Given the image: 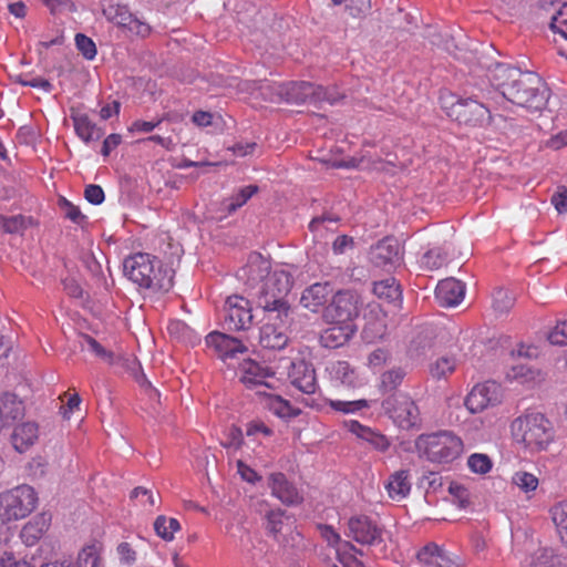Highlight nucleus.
Instances as JSON below:
<instances>
[{"label":"nucleus","instance_id":"obj_1","mask_svg":"<svg viewBox=\"0 0 567 567\" xmlns=\"http://www.w3.org/2000/svg\"><path fill=\"white\" fill-rule=\"evenodd\" d=\"M488 80L513 104L532 111H542L547 105L549 89L534 72L497 63L489 70Z\"/></svg>","mask_w":567,"mask_h":567},{"label":"nucleus","instance_id":"obj_2","mask_svg":"<svg viewBox=\"0 0 567 567\" xmlns=\"http://www.w3.org/2000/svg\"><path fill=\"white\" fill-rule=\"evenodd\" d=\"M125 276L152 293L168 292L174 285V270L159 258L138 252L124 259Z\"/></svg>","mask_w":567,"mask_h":567},{"label":"nucleus","instance_id":"obj_3","mask_svg":"<svg viewBox=\"0 0 567 567\" xmlns=\"http://www.w3.org/2000/svg\"><path fill=\"white\" fill-rule=\"evenodd\" d=\"M512 433L516 441L523 442L533 452L548 447L555 437L553 423L542 413H529L512 422Z\"/></svg>","mask_w":567,"mask_h":567},{"label":"nucleus","instance_id":"obj_4","mask_svg":"<svg viewBox=\"0 0 567 567\" xmlns=\"http://www.w3.org/2000/svg\"><path fill=\"white\" fill-rule=\"evenodd\" d=\"M415 450L431 462L451 463L463 452V442L451 432L422 434L415 440Z\"/></svg>","mask_w":567,"mask_h":567},{"label":"nucleus","instance_id":"obj_5","mask_svg":"<svg viewBox=\"0 0 567 567\" xmlns=\"http://www.w3.org/2000/svg\"><path fill=\"white\" fill-rule=\"evenodd\" d=\"M362 308V300L355 290L343 289L333 292L330 302L321 311L326 323L354 324Z\"/></svg>","mask_w":567,"mask_h":567},{"label":"nucleus","instance_id":"obj_6","mask_svg":"<svg viewBox=\"0 0 567 567\" xmlns=\"http://www.w3.org/2000/svg\"><path fill=\"white\" fill-rule=\"evenodd\" d=\"M348 527L349 536L362 545H368L374 558L384 559L388 557V546L383 539L384 529L369 516L351 517Z\"/></svg>","mask_w":567,"mask_h":567},{"label":"nucleus","instance_id":"obj_7","mask_svg":"<svg viewBox=\"0 0 567 567\" xmlns=\"http://www.w3.org/2000/svg\"><path fill=\"white\" fill-rule=\"evenodd\" d=\"M384 413L402 430L421 426L420 410L413 399L403 392H393L382 401Z\"/></svg>","mask_w":567,"mask_h":567},{"label":"nucleus","instance_id":"obj_8","mask_svg":"<svg viewBox=\"0 0 567 567\" xmlns=\"http://www.w3.org/2000/svg\"><path fill=\"white\" fill-rule=\"evenodd\" d=\"M37 494L29 485H21L0 494V518L18 520L28 516L37 504Z\"/></svg>","mask_w":567,"mask_h":567},{"label":"nucleus","instance_id":"obj_9","mask_svg":"<svg viewBox=\"0 0 567 567\" xmlns=\"http://www.w3.org/2000/svg\"><path fill=\"white\" fill-rule=\"evenodd\" d=\"M445 109L449 117L466 126H483L491 121L489 110L473 97L457 99Z\"/></svg>","mask_w":567,"mask_h":567},{"label":"nucleus","instance_id":"obj_10","mask_svg":"<svg viewBox=\"0 0 567 567\" xmlns=\"http://www.w3.org/2000/svg\"><path fill=\"white\" fill-rule=\"evenodd\" d=\"M261 264L265 265V267H259L258 270L268 271L269 264L267 261H261ZM292 285L293 280L291 275L285 270L267 272L256 295V301L287 298L291 291Z\"/></svg>","mask_w":567,"mask_h":567},{"label":"nucleus","instance_id":"obj_11","mask_svg":"<svg viewBox=\"0 0 567 567\" xmlns=\"http://www.w3.org/2000/svg\"><path fill=\"white\" fill-rule=\"evenodd\" d=\"M224 327L228 331L248 329L252 323L250 301L241 296H230L226 300Z\"/></svg>","mask_w":567,"mask_h":567},{"label":"nucleus","instance_id":"obj_12","mask_svg":"<svg viewBox=\"0 0 567 567\" xmlns=\"http://www.w3.org/2000/svg\"><path fill=\"white\" fill-rule=\"evenodd\" d=\"M368 258L370 262L385 270L394 268L401 262L400 244L394 237H384L371 246Z\"/></svg>","mask_w":567,"mask_h":567},{"label":"nucleus","instance_id":"obj_13","mask_svg":"<svg viewBox=\"0 0 567 567\" xmlns=\"http://www.w3.org/2000/svg\"><path fill=\"white\" fill-rule=\"evenodd\" d=\"M501 402V385L495 381L476 384L465 398L464 404L471 413L482 412Z\"/></svg>","mask_w":567,"mask_h":567},{"label":"nucleus","instance_id":"obj_14","mask_svg":"<svg viewBox=\"0 0 567 567\" xmlns=\"http://www.w3.org/2000/svg\"><path fill=\"white\" fill-rule=\"evenodd\" d=\"M293 322L265 320L259 332V343L265 349L281 350L289 340V331Z\"/></svg>","mask_w":567,"mask_h":567},{"label":"nucleus","instance_id":"obj_15","mask_svg":"<svg viewBox=\"0 0 567 567\" xmlns=\"http://www.w3.org/2000/svg\"><path fill=\"white\" fill-rule=\"evenodd\" d=\"M25 413L23 401L13 392L0 393V432L21 421Z\"/></svg>","mask_w":567,"mask_h":567},{"label":"nucleus","instance_id":"obj_16","mask_svg":"<svg viewBox=\"0 0 567 567\" xmlns=\"http://www.w3.org/2000/svg\"><path fill=\"white\" fill-rule=\"evenodd\" d=\"M333 292V287L329 281L316 282L302 291L300 303L303 308L317 313L328 306Z\"/></svg>","mask_w":567,"mask_h":567},{"label":"nucleus","instance_id":"obj_17","mask_svg":"<svg viewBox=\"0 0 567 567\" xmlns=\"http://www.w3.org/2000/svg\"><path fill=\"white\" fill-rule=\"evenodd\" d=\"M268 486L271 488L272 495L286 505H298L303 501L293 483L288 481L287 476L281 472L269 475Z\"/></svg>","mask_w":567,"mask_h":567},{"label":"nucleus","instance_id":"obj_18","mask_svg":"<svg viewBox=\"0 0 567 567\" xmlns=\"http://www.w3.org/2000/svg\"><path fill=\"white\" fill-rule=\"evenodd\" d=\"M417 561L425 567H458L456 557H452L435 543H429L416 554Z\"/></svg>","mask_w":567,"mask_h":567},{"label":"nucleus","instance_id":"obj_19","mask_svg":"<svg viewBox=\"0 0 567 567\" xmlns=\"http://www.w3.org/2000/svg\"><path fill=\"white\" fill-rule=\"evenodd\" d=\"M206 342L215 348L223 360L248 351L241 340L218 331L210 332L206 337Z\"/></svg>","mask_w":567,"mask_h":567},{"label":"nucleus","instance_id":"obj_20","mask_svg":"<svg viewBox=\"0 0 567 567\" xmlns=\"http://www.w3.org/2000/svg\"><path fill=\"white\" fill-rule=\"evenodd\" d=\"M256 307L264 311V320L293 322V309L287 298H274L256 301Z\"/></svg>","mask_w":567,"mask_h":567},{"label":"nucleus","instance_id":"obj_21","mask_svg":"<svg viewBox=\"0 0 567 567\" xmlns=\"http://www.w3.org/2000/svg\"><path fill=\"white\" fill-rule=\"evenodd\" d=\"M319 337V342L328 349H337L348 343L357 331L355 324L331 323Z\"/></svg>","mask_w":567,"mask_h":567},{"label":"nucleus","instance_id":"obj_22","mask_svg":"<svg viewBox=\"0 0 567 567\" xmlns=\"http://www.w3.org/2000/svg\"><path fill=\"white\" fill-rule=\"evenodd\" d=\"M465 286L455 278L441 280L435 289V296L442 306L451 307L460 303L464 298Z\"/></svg>","mask_w":567,"mask_h":567},{"label":"nucleus","instance_id":"obj_23","mask_svg":"<svg viewBox=\"0 0 567 567\" xmlns=\"http://www.w3.org/2000/svg\"><path fill=\"white\" fill-rule=\"evenodd\" d=\"M51 515L41 513L28 522L20 532V537L27 546H33L49 529Z\"/></svg>","mask_w":567,"mask_h":567},{"label":"nucleus","instance_id":"obj_24","mask_svg":"<svg viewBox=\"0 0 567 567\" xmlns=\"http://www.w3.org/2000/svg\"><path fill=\"white\" fill-rule=\"evenodd\" d=\"M70 117L73 122L76 135L84 142L97 141L104 135L103 128L93 123L87 114L71 109Z\"/></svg>","mask_w":567,"mask_h":567},{"label":"nucleus","instance_id":"obj_25","mask_svg":"<svg viewBox=\"0 0 567 567\" xmlns=\"http://www.w3.org/2000/svg\"><path fill=\"white\" fill-rule=\"evenodd\" d=\"M38 439V425L33 422H25L14 426L11 434V443L16 451L23 453Z\"/></svg>","mask_w":567,"mask_h":567},{"label":"nucleus","instance_id":"obj_26","mask_svg":"<svg viewBox=\"0 0 567 567\" xmlns=\"http://www.w3.org/2000/svg\"><path fill=\"white\" fill-rule=\"evenodd\" d=\"M292 384L307 394L316 392V372L311 364L301 361L293 367Z\"/></svg>","mask_w":567,"mask_h":567},{"label":"nucleus","instance_id":"obj_27","mask_svg":"<svg viewBox=\"0 0 567 567\" xmlns=\"http://www.w3.org/2000/svg\"><path fill=\"white\" fill-rule=\"evenodd\" d=\"M349 430L359 439L368 442L371 446L380 452L386 451L390 446V442L385 435L373 431L371 427L362 425L358 421H351Z\"/></svg>","mask_w":567,"mask_h":567},{"label":"nucleus","instance_id":"obj_28","mask_svg":"<svg viewBox=\"0 0 567 567\" xmlns=\"http://www.w3.org/2000/svg\"><path fill=\"white\" fill-rule=\"evenodd\" d=\"M280 95L289 103H310L313 95V84L310 82H291L286 89L280 91Z\"/></svg>","mask_w":567,"mask_h":567},{"label":"nucleus","instance_id":"obj_29","mask_svg":"<svg viewBox=\"0 0 567 567\" xmlns=\"http://www.w3.org/2000/svg\"><path fill=\"white\" fill-rule=\"evenodd\" d=\"M244 374L240 378V381L248 389H252L256 386H269L268 383L264 381L266 377H268L267 369L261 367L259 363L248 360L243 365Z\"/></svg>","mask_w":567,"mask_h":567},{"label":"nucleus","instance_id":"obj_30","mask_svg":"<svg viewBox=\"0 0 567 567\" xmlns=\"http://www.w3.org/2000/svg\"><path fill=\"white\" fill-rule=\"evenodd\" d=\"M373 293L389 303L401 301L402 290L394 278H389L373 284Z\"/></svg>","mask_w":567,"mask_h":567},{"label":"nucleus","instance_id":"obj_31","mask_svg":"<svg viewBox=\"0 0 567 567\" xmlns=\"http://www.w3.org/2000/svg\"><path fill=\"white\" fill-rule=\"evenodd\" d=\"M259 192L257 185H248L241 187L231 197L226 198L221 202L223 209L228 214L235 213L238 208L244 206L255 194Z\"/></svg>","mask_w":567,"mask_h":567},{"label":"nucleus","instance_id":"obj_32","mask_svg":"<svg viewBox=\"0 0 567 567\" xmlns=\"http://www.w3.org/2000/svg\"><path fill=\"white\" fill-rule=\"evenodd\" d=\"M409 471L406 470L396 471L390 476L386 488L391 497H394V495L404 497L410 493L411 483L409 481Z\"/></svg>","mask_w":567,"mask_h":567},{"label":"nucleus","instance_id":"obj_33","mask_svg":"<svg viewBox=\"0 0 567 567\" xmlns=\"http://www.w3.org/2000/svg\"><path fill=\"white\" fill-rule=\"evenodd\" d=\"M258 394H264V392L258 391ZM268 400V408L280 417H295L299 415L300 410L295 409L288 400L282 399L280 395L275 394H266Z\"/></svg>","mask_w":567,"mask_h":567},{"label":"nucleus","instance_id":"obj_34","mask_svg":"<svg viewBox=\"0 0 567 567\" xmlns=\"http://www.w3.org/2000/svg\"><path fill=\"white\" fill-rule=\"evenodd\" d=\"M105 18L122 28H128L134 22V16L130 12L127 6L110 4L103 9Z\"/></svg>","mask_w":567,"mask_h":567},{"label":"nucleus","instance_id":"obj_35","mask_svg":"<svg viewBox=\"0 0 567 567\" xmlns=\"http://www.w3.org/2000/svg\"><path fill=\"white\" fill-rule=\"evenodd\" d=\"M405 375H406V372L402 368H394V369L383 372L381 374L380 390L384 394H386V393L391 394L393 392H396L395 390L402 383Z\"/></svg>","mask_w":567,"mask_h":567},{"label":"nucleus","instance_id":"obj_36","mask_svg":"<svg viewBox=\"0 0 567 567\" xmlns=\"http://www.w3.org/2000/svg\"><path fill=\"white\" fill-rule=\"evenodd\" d=\"M561 563L550 548H540L529 558L526 567H560Z\"/></svg>","mask_w":567,"mask_h":567},{"label":"nucleus","instance_id":"obj_37","mask_svg":"<svg viewBox=\"0 0 567 567\" xmlns=\"http://www.w3.org/2000/svg\"><path fill=\"white\" fill-rule=\"evenodd\" d=\"M32 223V218L23 215L4 216L0 215V227L7 234H21Z\"/></svg>","mask_w":567,"mask_h":567},{"label":"nucleus","instance_id":"obj_38","mask_svg":"<svg viewBox=\"0 0 567 567\" xmlns=\"http://www.w3.org/2000/svg\"><path fill=\"white\" fill-rule=\"evenodd\" d=\"M266 518V530L276 539L279 542V534H281L284 527H285V518H288L286 516V511L284 509H275V511H268L265 515Z\"/></svg>","mask_w":567,"mask_h":567},{"label":"nucleus","instance_id":"obj_39","mask_svg":"<svg viewBox=\"0 0 567 567\" xmlns=\"http://www.w3.org/2000/svg\"><path fill=\"white\" fill-rule=\"evenodd\" d=\"M455 368L454 358L442 357L429 365V373L434 380L446 379L455 371Z\"/></svg>","mask_w":567,"mask_h":567},{"label":"nucleus","instance_id":"obj_40","mask_svg":"<svg viewBox=\"0 0 567 567\" xmlns=\"http://www.w3.org/2000/svg\"><path fill=\"white\" fill-rule=\"evenodd\" d=\"M550 514L561 540L567 544V502H560L553 506Z\"/></svg>","mask_w":567,"mask_h":567},{"label":"nucleus","instance_id":"obj_41","mask_svg":"<svg viewBox=\"0 0 567 567\" xmlns=\"http://www.w3.org/2000/svg\"><path fill=\"white\" fill-rule=\"evenodd\" d=\"M447 260V252L443 248L427 250L422 257V267L426 270H437Z\"/></svg>","mask_w":567,"mask_h":567},{"label":"nucleus","instance_id":"obj_42","mask_svg":"<svg viewBox=\"0 0 567 567\" xmlns=\"http://www.w3.org/2000/svg\"><path fill=\"white\" fill-rule=\"evenodd\" d=\"M514 303L515 297L512 292L503 288L495 290L493 295V308L497 313H507L514 307Z\"/></svg>","mask_w":567,"mask_h":567},{"label":"nucleus","instance_id":"obj_43","mask_svg":"<svg viewBox=\"0 0 567 567\" xmlns=\"http://www.w3.org/2000/svg\"><path fill=\"white\" fill-rule=\"evenodd\" d=\"M58 207L63 213L65 218L70 219L76 225H82L86 220V217L81 213L80 208L73 205L63 196L58 198Z\"/></svg>","mask_w":567,"mask_h":567},{"label":"nucleus","instance_id":"obj_44","mask_svg":"<svg viewBox=\"0 0 567 567\" xmlns=\"http://www.w3.org/2000/svg\"><path fill=\"white\" fill-rule=\"evenodd\" d=\"M101 557L94 545L85 546L78 555V567H99Z\"/></svg>","mask_w":567,"mask_h":567},{"label":"nucleus","instance_id":"obj_45","mask_svg":"<svg viewBox=\"0 0 567 567\" xmlns=\"http://www.w3.org/2000/svg\"><path fill=\"white\" fill-rule=\"evenodd\" d=\"M513 483L525 493H529L537 488L538 478L532 473L518 471L513 476Z\"/></svg>","mask_w":567,"mask_h":567},{"label":"nucleus","instance_id":"obj_46","mask_svg":"<svg viewBox=\"0 0 567 567\" xmlns=\"http://www.w3.org/2000/svg\"><path fill=\"white\" fill-rule=\"evenodd\" d=\"M449 492L453 497V502L456 503L460 508H467L471 505L470 492L465 486L451 482Z\"/></svg>","mask_w":567,"mask_h":567},{"label":"nucleus","instance_id":"obj_47","mask_svg":"<svg viewBox=\"0 0 567 567\" xmlns=\"http://www.w3.org/2000/svg\"><path fill=\"white\" fill-rule=\"evenodd\" d=\"M75 45L81 54L87 59L93 60L96 55V45L94 41L83 33L75 34Z\"/></svg>","mask_w":567,"mask_h":567},{"label":"nucleus","instance_id":"obj_48","mask_svg":"<svg viewBox=\"0 0 567 567\" xmlns=\"http://www.w3.org/2000/svg\"><path fill=\"white\" fill-rule=\"evenodd\" d=\"M550 29L567 40V3H564L553 16Z\"/></svg>","mask_w":567,"mask_h":567},{"label":"nucleus","instance_id":"obj_49","mask_svg":"<svg viewBox=\"0 0 567 567\" xmlns=\"http://www.w3.org/2000/svg\"><path fill=\"white\" fill-rule=\"evenodd\" d=\"M467 465L474 473L485 474L491 471L492 461L486 454H472Z\"/></svg>","mask_w":567,"mask_h":567},{"label":"nucleus","instance_id":"obj_50","mask_svg":"<svg viewBox=\"0 0 567 567\" xmlns=\"http://www.w3.org/2000/svg\"><path fill=\"white\" fill-rule=\"evenodd\" d=\"M120 563L123 565L132 566L137 559V553L133 546L127 542H122L116 548Z\"/></svg>","mask_w":567,"mask_h":567},{"label":"nucleus","instance_id":"obj_51","mask_svg":"<svg viewBox=\"0 0 567 567\" xmlns=\"http://www.w3.org/2000/svg\"><path fill=\"white\" fill-rule=\"evenodd\" d=\"M330 406L343 413H352L354 411H359L363 408L368 406V402L365 400H357V401H330Z\"/></svg>","mask_w":567,"mask_h":567},{"label":"nucleus","instance_id":"obj_52","mask_svg":"<svg viewBox=\"0 0 567 567\" xmlns=\"http://www.w3.org/2000/svg\"><path fill=\"white\" fill-rule=\"evenodd\" d=\"M221 445L226 449H241L244 445L243 430L239 426L233 424L227 433V441L223 442Z\"/></svg>","mask_w":567,"mask_h":567},{"label":"nucleus","instance_id":"obj_53","mask_svg":"<svg viewBox=\"0 0 567 567\" xmlns=\"http://www.w3.org/2000/svg\"><path fill=\"white\" fill-rule=\"evenodd\" d=\"M347 10L354 18L364 17L371 10V0H348Z\"/></svg>","mask_w":567,"mask_h":567},{"label":"nucleus","instance_id":"obj_54","mask_svg":"<svg viewBox=\"0 0 567 567\" xmlns=\"http://www.w3.org/2000/svg\"><path fill=\"white\" fill-rule=\"evenodd\" d=\"M548 340L551 344H567V320L559 322L549 333Z\"/></svg>","mask_w":567,"mask_h":567},{"label":"nucleus","instance_id":"obj_55","mask_svg":"<svg viewBox=\"0 0 567 567\" xmlns=\"http://www.w3.org/2000/svg\"><path fill=\"white\" fill-rule=\"evenodd\" d=\"M84 197L89 203L100 205L104 202L105 194L100 185L90 184L84 189Z\"/></svg>","mask_w":567,"mask_h":567},{"label":"nucleus","instance_id":"obj_56","mask_svg":"<svg viewBox=\"0 0 567 567\" xmlns=\"http://www.w3.org/2000/svg\"><path fill=\"white\" fill-rule=\"evenodd\" d=\"M336 373L338 374L339 379L343 384H347L349 386L354 385L357 377L348 362H338Z\"/></svg>","mask_w":567,"mask_h":567},{"label":"nucleus","instance_id":"obj_57","mask_svg":"<svg viewBox=\"0 0 567 567\" xmlns=\"http://www.w3.org/2000/svg\"><path fill=\"white\" fill-rule=\"evenodd\" d=\"M551 204L559 214L567 213V187L558 186L557 192L551 196Z\"/></svg>","mask_w":567,"mask_h":567},{"label":"nucleus","instance_id":"obj_58","mask_svg":"<svg viewBox=\"0 0 567 567\" xmlns=\"http://www.w3.org/2000/svg\"><path fill=\"white\" fill-rule=\"evenodd\" d=\"M154 530L155 533L164 540L171 542L174 538L172 532H169L167 526V518L164 515H159L154 522Z\"/></svg>","mask_w":567,"mask_h":567},{"label":"nucleus","instance_id":"obj_59","mask_svg":"<svg viewBox=\"0 0 567 567\" xmlns=\"http://www.w3.org/2000/svg\"><path fill=\"white\" fill-rule=\"evenodd\" d=\"M237 470L241 478L248 483L255 484L256 482L261 481V476L241 460L237 461Z\"/></svg>","mask_w":567,"mask_h":567},{"label":"nucleus","instance_id":"obj_60","mask_svg":"<svg viewBox=\"0 0 567 567\" xmlns=\"http://www.w3.org/2000/svg\"><path fill=\"white\" fill-rule=\"evenodd\" d=\"M85 342L89 344L90 349L100 358L105 360H111L113 353L107 351L100 342H97L93 337L89 334H82Z\"/></svg>","mask_w":567,"mask_h":567},{"label":"nucleus","instance_id":"obj_61","mask_svg":"<svg viewBox=\"0 0 567 567\" xmlns=\"http://www.w3.org/2000/svg\"><path fill=\"white\" fill-rule=\"evenodd\" d=\"M353 247L354 240L348 235L338 236L332 244L333 252L337 255L344 254L349 248Z\"/></svg>","mask_w":567,"mask_h":567},{"label":"nucleus","instance_id":"obj_62","mask_svg":"<svg viewBox=\"0 0 567 567\" xmlns=\"http://www.w3.org/2000/svg\"><path fill=\"white\" fill-rule=\"evenodd\" d=\"M64 291L72 298H82L83 289L80 284L72 277L62 280Z\"/></svg>","mask_w":567,"mask_h":567},{"label":"nucleus","instance_id":"obj_63","mask_svg":"<svg viewBox=\"0 0 567 567\" xmlns=\"http://www.w3.org/2000/svg\"><path fill=\"white\" fill-rule=\"evenodd\" d=\"M122 143V136L117 133L110 134L102 144L101 154L103 156H109L110 153Z\"/></svg>","mask_w":567,"mask_h":567},{"label":"nucleus","instance_id":"obj_64","mask_svg":"<svg viewBox=\"0 0 567 567\" xmlns=\"http://www.w3.org/2000/svg\"><path fill=\"white\" fill-rule=\"evenodd\" d=\"M0 567H31L25 560H18L13 553L4 551L0 558Z\"/></svg>","mask_w":567,"mask_h":567}]
</instances>
